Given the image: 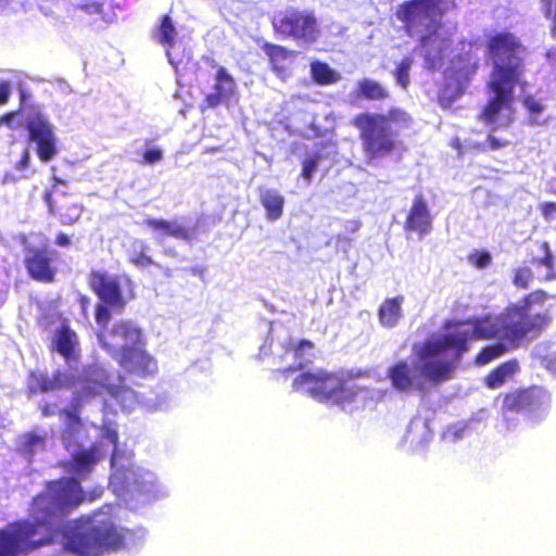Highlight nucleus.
I'll use <instances>...</instances> for the list:
<instances>
[{
	"mask_svg": "<svg viewBox=\"0 0 556 556\" xmlns=\"http://www.w3.org/2000/svg\"><path fill=\"white\" fill-rule=\"evenodd\" d=\"M96 497L87 496L75 478L49 481L46 490L33 498L31 520H17L0 529V556H26L52 545L64 518Z\"/></svg>",
	"mask_w": 556,
	"mask_h": 556,
	"instance_id": "f257e3e1",
	"label": "nucleus"
},
{
	"mask_svg": "<svg viewBox=\"0 0 556 556\" xmlns=\"http://www.w3.org/2000/svg\"><path fill=\"white\" fill-rule=\"evenodd\" d=\"M502 337V326L497 327L490 318L476 319L471 329H456L442 337L426 341L418 349V356L422 361L421 374L430 382L441 383L451 379L454 365L447 361H433L432 358L452 349L456 357H460L468 350L471 340H488Z\"/></svg>",
	"mask_w": 556,
	"mask_h": 556,
	"instance_id": "f03ea898",
	"label": "nucleus"
},
{
	"mask_svg": "<svg viewBox=\"0 0 556 556\" xmlns=\"http://www.w3.org/2000/svg\"><path fill=\"white\" fill-rule=\"evenodd\" d=\"M350 123L358 130L367 162H372L389 156L399 149L400 132L410 128L413 118L400 108H390L384 113L361 112Z\"/></svg>",
	"mask_w": 556,
	"mask_h": 556,
	"instance_id": "7ed1b4c3",
	"label": "nucleus"
},
{
	"mask_svg": "<svg viewBox=\"0 0 556 556\" xmlns=\"http://www.w3.org/2000/svg\"><path fill=\"white\" fill-rule=\"evenodd\" d=\"M125 546V534L111 521L78 518L63 529V548L76 556H103Z\"/></svg>",
	"mask_w": 556,
	"mask_h": 556,
	"instance_id": "20e7f679",
	"label": "nucleus"
},
{
	"mask_svg": "<svg viewBox=\"0 0 556 556\" xmlns=\"http://www.w3.org/2000/svg\"><path fill=\"white\" fill-rule=\"evenodd\" d=\"M88 286L101 301L96 305L94 319L102 328L109 325L111 311L123 313L127 303L136 298L135 282L126 274L93 269L88 275Z\"/></svg>",
	"mask_w": 556,
	"mask_h": 556,
	"instance_id": "39448f33",
	"label": "nucleus"
},
{
	"mask_svg": "<svg viewBox=\"0 0 556 556\" xmlns=\"http://www.w3.org/2000/svg\"><path fill=\"white\" fill-rule=\"evenodd\" d=\"M526 47L514 33L491 34L485 41V54L492 63L490 78L522 81Z\"/></svg>",
	"mask_w": 556,
	"mask_h": 556,
	"instance_id": "423d86ee",
	"label": "nucleus"
},
{
	"mask_svg": "<svg viewBox=\"0 0 556 556\" xmlns=\"http://www.w3.org/2000/svg\"><path fill=\"white\" fill-rule=\"evenodd\" d=\"M292 387L295 391H306L318 402L341 406L354 402L358 394V388L349 386L342 375L324 369L301 372L293 379Z\"/></svg>",
	"mask_w": 556,
	"mask_h": 556,
	"instance_id": "0eeeda50",
	"label": "nucleus"
},
{
	"mask_svg": "<svg viewBox=\"0 0 556 556\" xmlns=\"http://www.w3.org/2000/svg\"><path fill=\"white\" fill-rule=\"evenodd\" d=\"M271 25L280 38L291 39L298 45L312 46L321 37L319 20L308 9L289 7L274 16Z\"/></svg>",
	"mask_w": 556,
	"mask_h": 556,
	"instance_id": "6e6552de",
	"label": "nucleus"
},
{
	"mask_svg": "<svg viewBox=\"0 0 556 556\" xmlns=\"http://www.w3.org/2000/svg\"><path fill=\"white\" fill-rule=\"evenodd\" d=\"M552 396L540 386H529L505 392L502 395V414H522L532 420H541L549 409Z\"/></svg>",
	"mask_w": 556,
	"mask_h": 556,
	"instance_id": "1a4fd4ad",
	"label": "nucleus"
},
{
	"mask_svg": "<svg viewBox=\"0 0 556 556\" xmlns=\"http://www.w3.org/2000/svg\"><path fill=\"white\" fill-rule=\"evenodd\" d=\"M552 317L547 312L538 314H506L502 323V338L511 349L520 346L525 339L534 340L549 326Z\"/></svg>",
	"mask_w": 556,
	"mask_h": 556,
	"instance_id": "9d476101",
	"label": "nucleus"
},
{
	"mask_svg": "<svg viewBox=\"0 0 556 556\" xmlns=\"http://www.w3.org/2000/svg\"><path fill=\"white\" fill-rule=\"evenodd\" d=\"M52 180L51 189L43 192V201L49 212L56 215L63 225H73L80 218L84 207L72 193L61 188L68 185L66 179L53 176Z\"/></svg>",
	"mask_w": 556,
	"mask_h": 556,
	"instance_id": "9b49d317",
	"label": "nucleus"
},
{
	"mask_svg": "<svg viewBox=\"0 0 556 556\" xmlns=\"http://www.w3.org/2000/svg\"><path fill=\"white\" fill-rule=\"evenodd\" d=\"M432 0H408L401 4L399 18L409 36L420 35L422 39L437 31L439 25L430 16Z\"/></svg>",
	"mask_w": 556,
	"mask_h": 556,
	"instance_id": "f8f14e48",
	"label": "nucleus"
},
{
	"mask_svg": "<svg viewBox=\"0 0 556 556\" xmlns=\"http://www.w3.org/2000/svg\"><path fill=\"white\" fill-rule=\"evenodd\" d=\"M25 127L29 141L36 144L38 159L43 163L53 160L59 153L58 138L48 118L41 113H36L27 118Z\"/></svg>",
	"mask_w": 556,
	"mask_h": 556,
	"instance_id": "ddd939ff",
	"label": "nucleus"
},
{
	"mask_svg": "<svg viewBox=\"0 0 556 556\" xmlns=\"http://www.w3.org/2000/svg\"><path fill=\"white\" fill-rule=\"evenodd\" d=\"M98 340L112 357L126 346H135L142 343L143 334L141 329L131 320H118L106 332H100Z\"/></svg>",
	"mask_w": 556,
	"mask_h": 556,
	"instance_id": "4468645a",
	"label": "nucleus"
},
{
	"mask_svg": "<svg viewBox=\"0 0 556 556\" xmlns=\"http://www.w3.org/2000/svg\"><path fill=\"white\" fill-rule=\"evenodd\" d=\"M521 83L490 78L488 89L494 93L488 100L479 114V119L485 124H494L503 110H509L514 101V90Z\"/></svg>",
	"mask_w": 556,
	"mask_h": 556,
	"instance_id": "2eb2a0df",
	"label": "nucleus"
},
{
	"mask_svg": "<svg viewBox=\"0 0 556 556\" xmlns=\"http://www.w3.org/2000/svg\"><path fill=\"white\" fill-rule=\"evenodd\" d=\"M106 391L124 408H130L137 402V393L124 384H105L101 381L88 379L84 380L78 394L73 399L77 404L83 405L90 399L99 396Z\"/></svg>",
	"mask_w": 556,
	"mask_h": 556,
	"instance_id": "dca6fc26",
	"label": "nucleus"
},
{
	"mask_svg": "<svg viewBox=\"0 0 556 556\" xmlns=\"http://www.w3.org/2000/svg\"><path fill=\"white\" fill-rule=\"evenodd\" d=\"M113 358L128 375L147 378L157 371L156 361L146 351L144 341L135 346H126Z\"/></svg>",
	"mask_w": 556,
	"mask_h": 556,
	"instance_id": "f3484780",
	"label": "nucleus"
},
{
	"mask_svg": "<svg viewBox=\"0 0 556 556\" xmlns=\"http://www.w3.org/2000/svg\"><path fill=\"white\" fill-rule=\"evenodd\" d=\"M52 254L46 248L27 247L23 263L28 277L41 283L54 282L58 270Z\"/></svg>",
	"mask_w": 556,
	"mask_h": 556,
	"instance_id": "a211bd4d",
	"label": "nucleus"
},
{
	"mask_svg": "<svg viewBox=\"0 0 556 556\" xmlns=\"http://www.w3.org/2000/svg\"><path fill=\"white\" fill-rule=\"evenodd\" d=\"M75 384V378L61 370H54L51 376L39 370H30L27 375L26 390L29 395L70 389Z\"/></svg>",
	"mask_w": 556,
	"mask_h": 556,
	"instance_id": "6ab92c4d",
	"label": "nucleus"
},
{
	"mask_svg": "<svg viewBox=\"0 0 556 556\" xmlns=\"http://www.w3.org/2000/svg\"><path fill=\"white\" fill-rule=\"evenodd\" d=\"M416 354L417 357H419L418 351ZM418 359L420 361V366H422V361L420 358ZM419 375L429 380L425 375L421 374V369H419V374L415 372L414 368L405 359L395 362L389 366L387 370V378L390 380L392 388L402 393H406L413 390H425V383L418 379Z\"/></svg>",
	"mask_w": 556,
	"mask_h": 556,
	"instance_id": "aec40b11",
	"label": "nucleus"
},
{
	"mask_svg": "<svg viewBox=\"0 0 556 556\" xmlns=\"http://www.w3.org/2000/svg\"><path fill=\"white\" fill-rule=\"evenodd\" d=\"M432 222L433 218L426 199L421 193L415 195L404 222V230L415 232L422 238L431 232Z\"/></svg>",
	"mask_w": 556,
	"mask_h": 556,
	"instance_id": "412c9836",
	"label": "nucleus"
},
{
	"mask_svg": "<svg viewBox=\"0 0 556 556\" xmlns=\"http://www.w3.org/2000/svg\"><path fill=\"white\" fill-rule=\"evenodd\" d=\"M103 458V454L98 444L93 443L87 448L78 450L71 459L64 465L67 472L73 475L72 478H86L94 468V466Z\"/></svg>",
	"mask_w": 556,
	"mask_h": 556,
	"instance_id": "4be33fe9",
	"label": "nucleus"
},
{
	"mask_svg": "<svg viewBox=\"0 0 556 556\" xmlns=\"http://www.w3.org/2000/svg\"><path fill=\"white\" fill-rule=\"evenodd\" d=\"M51 351L60 354L67 363L78 361L80 354L78 336L67 321L62 323L55 330Z\"/></svg>",
	"mask_w": 556,
	"mask_h": 556,
	"instance_id": "5701e85b",
	"label": "nucleus"
},
{
	"mask_svg": "<svg viewBox=\"0 0 556 556\" xmlns=\"http://www.w3.org/2000/svg\"><path fill=\"white\" fill-rule=\"evenodd\" d=\"M236 90V81L225 67L219 66L216 71L213 92L206 94L204 102L207 108L214 109L224 103Z\"/></svg>",
	"mask_w": 556,
	"mask_h": 556,
	"instance_id": "b1692460",
	"label": "nucleus"
},
{
	"mask_svg": "<svg viewBox=\"0 0 556 556\" xmlns=\"http://www.w3.org/2000/svg\"><path fill=\"white\" fill-rule=\"evenodd\" d=\"M143 224L161 236H169L178 240L191 242L195 238V230L175 222L162 218H147Z\"/></svg>",
	"mask_w": 556,
	"mask_h": 556,
	"instance_id": "393cba45",
	"label": "nucleus"
},
{
	"mask_svg": "<svg viewBox=\"0 0 556 556\" xmlns=\"http://www.w3.org/2000/svg\"><path fill=\"white\" fill-rule=\"evenodd\" d=\"M315 349V343L307 339H301L298 342L289 341L283 345L286 354L291 353L294 358V365L282 370L283 374L303 370L312 362L309 356Z\"/></svg>",
	"mask_w": 556,
	"mask_h": 556,
	"instance_id": "a878e982",
	"label": "nucleus"
},
{
	"mask_svg": "<svg viewBox=\"0 0 556 556\" xmlns=\"http://www.w3.org/2000/svg\"><path fill=\"white\" fill-rule=\"evenodd\" d=\"M403 302L404 296L397 295L394 298H388L381 303L378 309V319L383 327L393 328L399 324L403 316Z\"/></svg>",
	"mask_w": 556,
	"mask_h": 556,
	"instance_id": "bb28decb",
	"label": "nucleus"
},
{
	"mask_svg": "<svg viewBox=\"0 0 556 556\" xmlns=\"http://www.w3.org/2000/svg\"><path fill=\"white\" fill-rule=\"evenodd\" d=\"M260 202L268 220H277L283 215L285 198L278 190L260 188Z\"/></svg>",
	"mask_w": 556,
	"mask_h": 556,
	"instance_id": "cd10ccee",
	"label": "nucleus"
},
{
	"mask_svg": "<svg viewBox=\"0 0 556 556\" xmlns=\"http://www.w3.org/2000/svg\"><path fill=\"white\" fill-rule=\"evenodd\" d=\"M263 51L268 56L270 68L277 75L282 76L287 72V61L294 55V51L288 48L266 42L262 46Z\"/></svg>",
	"mask_w": 556,
	"mask_h": 556,
	"instance_id": "c85d7f7f",
	"label": "nucleus"
},
{
	"mask_svg": "<svg viewBox=\"0 0 556 556\" xmlns=\"http://www.w3.org/2000/svg\"><path fill=\"white\" fill-rule=\"evenodd\" d=\"M465 92L464 84L454 76H446L443 86L438 92V103L442 109H448Z\"/></svg>",
	"mask_w": 556,
	"mask_h": 556,
	"instance_id": "c756f323",
	"label": "nucleus"
},
{
	"mask_svg": "<svg viewBox=\"0 0 556 556\" xmlns=\"http://www.w3.org/2000/svg\"><path fill=\"white\" fill-rule=\"evenodd\" d=\"M519 370V363L517 359L513 358L500 364L497 367L492 369L485 377V386L489 389H498L501 388L506 380L514 376Z\"/></svg>",
	"mask_w": 556,
	"mask_h": 556,
	"instance_id": "7c9ffc66",
	"label": "nucleus"
},
{
	"mask_svg": "<svg viewBox=\"0 0 556 556\" xmlns=\"http://www.w3.org/2000/svg\"><path fill=\"white\" fill-rule=\"evenodd\" d=\"M356 96L367 101H383L389 98V91L380 83L363 78L357 83Z\"/></svg>",
	"mask_w": 556,
	"mask_h": 556,
	"instance_id": "2f4dec72",
	"label": "nucleus"
},
{
	"mask_svg": "<svg viewBox=\"0 0 556 556\" xmlns=\"http://www.w3.org/2000/svg\"><path fill=\"white\" fill-rule=\"evenodd\" d=\"M80 406V404L73 401L71 408H65L60 412V415L65 421V429L62 434L64 440L74 438L83 429L84 425L79 416Z\"/></svg>",
	"mask_w": 556,
	"mask_h": 556,
	"instance_id": "473e14b6",
	"label": "nucleus"
},
{
	"mask_svg": "<svg viewBox=\"0 0 556 556\" xmlns=\"http://www.w3.org/2000/svg\"><path fill=\"white\" fill-rule=\"evenodd\" d=\"M539 251L541 252L540 257H532L531 263L535 266H543L547 268L546 274L543 277V281L556 280V267L555 257L547 241L538 242Z\"/></svg>",
	"mask_w": 556,
	"mask_h": 556,
	"instance_id": "72a5a7b5",
	"label": "nucleus"
},
{
	"mask_svg": "<svg viewBox=\"0 0 556 556\" xmlns=\"http://www.w3.org/2000/svg\"><path fill=\"white\" fill-rule=\"evenodd\" d=\"M311 75L313 80L320 86L332 85L340 79V75L328 63L321 61L312 62Z\"/></svg>",
	"mask_w": 556,
	"mask_h": 556,
	"instance_id": "f704fd0d",
	"label": "nucleus"
},
{
	"mask_svg": "<svg viewBox=\"0 0 556 556\" xmlns=\"http://www.w3.org/2000/svg\"><path fill=\"white\" fill-rule=\"evenodd\" d=\"M177 30L173 24V21L168 14H165L161 18V23L155 30L156 40L165 47L167 50L174 47ZM169 55V51H167Z\"/></svg>",
	"mask_w": 556,
	"mask_h": 556,
	"instance_id": "c9c22d12",
	"label": "nucleus"
},
{
	"mask_svg": "<svg viewBox=\"0 0 556 556\" xmlns=\"http://www.w3.org/2000/svg\"><path fill=\"white\" fill-rule=\"evenodd\" d=\"M509 350H513L510 348V344L507 345V344L501 343V342L484 346L477 354V356L475 358V363L479 366L486 365V364L491 363L492 361L501 357Z\"/></svg>",
	"mask_w": 556,
	"mask_h": 556,
	"instance_id": "e433bc0d",
	"label": "nucleus"
},
{
	"mask_svg": "<svg viewBox=\"0 0 556 556\" xmlns=\"http://www.w3.org/2000/svg\"><path fill=\"white\" fill-rule=\"evenodd\" d=\"M323 160V155L320 153H315L311 156L305 157L302 161V172L301 177L307 182L311 184L313 180L314 173L318 168L319 162Z\"/></svg>",
	"mask_w": 556,
	"mask_h": 556,
	"instance_id": "4c0bfd02",
	"label": "nucleus"
},
{
	"mask_svg": "<svg viewBox=\"0 0 556 556\" xmlns=\"http://www.w3.org/2000/svg\"><path fill=\"white\" fill-rule=\"evenodd\" d=\"M533 279V271L528 266L517 267L514 270L513 283L518 289H528Z\"/></svg>",
	"mask_w": 556,
	"mask_h": 556,
	"instance_id": "58836bf2",
	"label": "nucleus"
},
{
	"mask_svg": "<svg viewBox=\"0 0 556 556\" xmlns=\"http://www.w3.org/2000/svg\"><path fill=\"white\" fill-rule=\"evenodd\" d=\"M141 250L132 251L129 255V262L137 267H149L154 264L152 257L147 253L148 248L140 242Z\"/></svg>",
	"mask_w": 556,
	"mask_h": 556,
	"instance_id": "ea45409f",
	"label": "nucleus"
},
{
	"mask_svg": "<svg viewBox=\"0 0 556 556\" xmlns=\"http://www.w3.org/2000/svg\"><path fill=\"white\" fill-rule=\"evenodd\" d=\"M509 144L508 140L498 139L493 135H489L486 137L485 142L476 143L475 149L479 152H485L488 150L495 151L503 148H506Z\"/></svg>",
	"mask_w": 556,
	"mask_h": 556,
	"instance_id": "a19ab883",
	"label": "nucleus"
},
{
	"mask_svg": "<svg viewBox=\"0 0 556 556\" xmlns=\"http://www.w3.org/2000/svg\"><path fill=\"white\" fill-rule=\"evenodd\" d=\"M103 2L101 0H84L75 5V11H81L87 15H101L103 13Z\"/></svg>",
	"mask_w": 556,
	"mask_h": 556,
	"instance_id": "79ce46f5",
	"label": "nucleus"
},
{
	"mask_svg": "<svg viewBox=\"0 0 556 556\" xmlns=\"http://www.w3.org/2000/svg\"><path fill=\"white\" fill-rule=\"evenodd\" d=\"M468 261L473 267L482 269L491 265L492 256L488 251L476 250L468 255Z\"/></svg>",
	"mask_w": 556,
	"mask_h": 556,
	"instance_id": "37998d69",
	"label": "nucleus"
},
{
	"mask_svg": "<svg viewBox=\"0 0 556 556\" xmlns=\"http://www.w3.org/2000/svg\"><path fill=\"white\" fill-rule=\"evenodd\" d=\"M45 443V435H40L34 431L24 434V447L30 453H34L37 447H43Z\"/></svg>",
	"mask_w": 556,
	"mask_h": 556,
	"instance_id": "c03bdc74",
	"label": "nucleus"
},
{
	"mask_svg": "<svg viewBox=\"0 0 556 556\" xmlns=\"http://www.w3.org/2000/svg\"><path fill=\"white\" fill-rule=\"evenodd\" d=\"M530 293L525 295L518 305H513L507 308L506 314H529V311L532 308L533 304L530 301Z\"/></svg>",
	"mask_w": 556,
	"mask_h": 556,
	"instance_id": "a18cd8bd",
	"label": "nucleus"
},
{
	"mask_svg": "<svg viewBox=\"0 0 556 556\" xmlns=\"http://www.w3.org/2000/svg\"><path fill=\"white\" fill-rule=\"evenodd\" d=\"M163 159V151L160 148L147 149L142 154V164L153 165Z\"/></svg>",
	"mask_w": 556,
	"mask_h": 556,
	"instance_id": "49530a36",
	"label": "nucleus"
},
{
	"mask_svg": "<svg viewBox=\"0 0 556 556\" xmlns=\"http://www.w3.org/2000/svg\"><path fill=\"white\" fill-rule=\"evenodd\" d=\"M539 2L546 18H556V0H539Z\"/></svg>",
	"mask_w": 556,
	"mask_h": 556,
	"instance_id": "de8ad7c7",
	"label": "nucleus"
},
{
	"mask_svg": "<svg viewBox=\"0 0 556 556\" xmlns=\"http://www.w3.org/2000/svg\"><path fill=\"white\" fill-rule=\"evenodd\" d=\"M540 211L546 222L554 219L556 217V202H543L540 205Z\"/></svg>",
	"mask_w": 556,
	"mask_h": 556,
	"instance_id": "09e8293b",
	"label": "nucleus"
},
{
	"mask_svg": "<svg viewBox=\"0 0 556 556\" xmlns=\"http://www.w3.org/2000/svg\"><path fill=\"white\" fill-rule=\"evenodd\" d=\"M522 102L531 114L538 115L543 112V105L531 96L523 98Z\"/></svg>",
	"mask_w": 556,
	"mask_h": 556,
	"instance_id": "8fccbe9b",
	"label": "nucleus"
},
{
	"mask_svg": "<svg viewBox=\"0 0 556 556\" xmlns=\"http://www.w3.org/2000/svg\"><path fill=\"white\" fill-rule=\"evenodd\" d=\"M11 97V85L8 80H0V106L7 104Z\"/></svg>",
	"mask_w": 556,
	"mask_h": 556,
	"instance_id": "3c124183",
	"label": "nucleus"
},
{
	"mask_svg": "<svg viewBox=\"0 0 556 556\" xmlns=\"http://www.w3.org/2000/svg\"><path fill=\"white\" fill-rule=\"evenodd\" d=\"M408 67L409 65L401 64L396 68V80L399 84H401L403 87H406L408 84Z\"/></svg>",
	"mask_w": 556,
	"mask_h": 556,
	"instance_id": "603ef678",
	"label": "nucleus"
},
{
	"mask_svg": "<svg viewBox=\"0 0 556 556\" xmlns=\"http://www.w3.org/2000/svg\"><path fill=\"white\" fill-rule=\"evenodd\" d=\"M530 301H532V304H543L545 300L547 299V293L542 289H536L532 292H530Z\"/></svg>",
	"mask_w": 556,
	"mask_h": 556,
	"instance_id": "864d4df0",
	"label": "nucleus"
},
{
	"mask_svg": "<svg viewBox=\"0 0 556 556\" xmlns=\"http://www.w3.org/2000/svg\"><path fill=\"white\" fill-rule=\"evenodd\" d=\"M16 115H17V112H15V111L2 114L0 116V127L2 125H7L9 127H13V123H14V119H15Z\"/></svg>",
	"mask_w": 556,
	"mask_h": 556,
	"instance_id": "5fc2aeb1",
	"label": "nucleus"
},
{
	"mask_svg": "<svg viewBox=\"0 0 556 556\" xmlns=\"http://www.w3.org/2000/svg\"><path fill=\"white\" fill-rule=\"evenodd\" d=\"M30 155L28 150H24L20 161L16 163V168L20 170L26 169L29 166Z\"/></svg>",
	"mask_w": 556,
	"mask_h": 556,
	"instance_id": "6e6d98bb",
	"label": "nucleus"
},
{
	"mask_svg": "<svg viewBox=\"0 0 556 556\" xmlns=\"http://www.w3.org/2000/svg\"><path fill=\"white\" fill-rule=\"evenodd\" d=\"M104 437L114 445V447H117L118 444V433L115 429H106L104 432Z\"/></svg>",
	"mask_w": 556,
	"mask_h": 556,
	"instance_id": "4d7b16f0",
	"label": "nucleus"
},
{
	"mask_svg": "<svg viewBox=\"0 0 556 556\" xmlns=\"http://www.w3.org/2000/svg\"><path fill=\"white\" fill-rule=\"evenodd\" d=\"M54 242L59 247H68L71 244V239L66 233L60 232L56 235Z\"/></svg>",
	"mask_w": 556,
	"mask_h": 556,
	"instance_id": "13d9d810",
	"label": "nucleus"
},
{
	"mask_svg": "<svg viewBox=\"0 0 556 556\" xmlns=\"http://www.w3.org/2000/svg\"><path fill=\"white\" fill-rule=\"evenodd\" d=\"M9 293V286L7 283L0 285V307L7 302Z\"/></svg>",
	"mask_w": 556,
	"mask_h": 556,
	"instance_id": "bf43d9fd",
	"label": "nucleus"
},
{
	"mask_svg": "<svg viewBox=\"0 0 556 556\" xmlns=\"http://www.w3.org/2000/svg\"><path fill=\"white\" fill-rule=\"evenodd\" d=\"M40 412H41L42 417H50L54 414L53 406L49 403L41 405Z\"/></svg>",
	"mask_w": 556,
	"mask_h": 556,
	"instance_id": "052dcab7",
	"label": "nucleus"
},
{
	"mask_svg": "<svg viewBox=\"0 0 556 556\" xmlns=\"http://www.w3.org/2000/svg\"><path fill=\"white\" fill-rule=\"evenodd\" d=\"M78 301L81 305L83 311L84 312L87 311L89 303H90L89 298L87 295H80Z\"/></svg>",
	"mask_w": 556,
	"mask_h": 556,
	"instance_id": "680f3d73",
	"label": "nucleus"
},
{
	"mask_svg": "<svg viewBox=\"0 0 556 556\" xmlns=\"http://www.w3.org/2000/svg\"><path fill=\"white\" fill-rule=\"evenodd\" d=\"M553 22L552 28H551V35L554 39H556V18H549Z\"/></svg>",
	"mask_w": 556,
	"mask_h": 556,
	"instance_id": "e2e57ef3",
	"label": "nucleus"
},
{
	"mask_svg": "<svg viewBox=\"0 0 556 556\" xmlns=\"http://www.w3.org/2000/svg\"><path fill=\"white\" fill-rule=\"evenodd\" d=\"M24 99H25V92L21 91V100H24Z\"/></svg>",
	"mask_w": 556,
	"mask_h": 556,
	"instance_id": "0e129e2a",
	"label": "nucleus"
},
{
	"mask_svg": "<svg viewBox=\"0 0 556 556\" xmlns=\"http://www.w3.org/2000/svg\"><path fill=\"white\" fill-rule=\"evenodd\" d=\"M10 0H0V4L1 3H8Z\"/></svg>",
	"mask_w": 556,
	"mask_h": 556,
	"instance_id": "69168bd1",
	"label": "nucleus"
},
{
	"mask_svg": "<svg viewBox=\"0 0 556 556\" xmlns=\"http://www.w3.org/2000/svg\"><path fill=\"white\" fill-rule=\"evenodd\" d=\"M477 70V64L473 65L472 72Z\"/></svg>",
	"mask_w": 556,
	"mask_h": 556,
	"instance_id": "338daca9",
	"label": "nucleus"
}]
</instances>
